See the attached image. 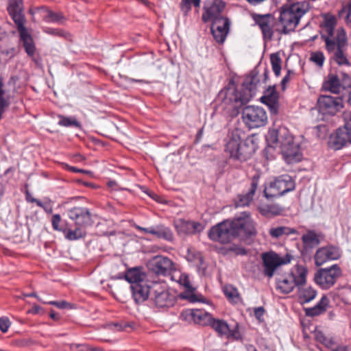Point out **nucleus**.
Masks as SVG:
<instances>
[{
    "label": "nucleus",
    "mask_w": 351,
    "mask_h": 351,
    "mask_svg": "<svg viewBox=\"0 0 351 351\" xmlns=\"http://www.w3.org/2000/svg\"><path fill=\"white\" fill-rule=\"evenodd\" d=\"M257 231L255 224L249 213L243 212L232 219H226L213 226L208 231V238L215 242L228 245L221 248L222 254L226 255L247 254L246 250L240 244L233 241L241 235L247 237L256 236Z\"/></svg>",
    "instance_id": "1"
},
{
    "label": "nucleus",
    "mask_w": 351,
    "mask_h": 351,
    "mask_svg": "<svg viewBox=\"0 0 351 351\" xmlns=\"http://www.w3.org/2000/svg\"><path fill=\"white\" fill-rule=\"evenodd\" d=\"M310 9L309 2L306 1L291 4L289 8L280 12L278 21L271 14H252L255 24L261 29L265 41L272 39L275 32L287 34L293 32L302 17Z\"/></svg>",
    "instance_id": "2"
},
{
    "label": "nucleus",
    "mask_w": 351,
    "mask_h": 351,
    "mask_svg": "<svg viewBox=\"0 0 351 351\" xmlns=\"http://www.w3.org/2000/svg\"><path fill=\"white\" fill-rule=\"evenodd\" d=\"M260 85L261 81L258 73L253 71L245 77L240 89L237 88L234 84L230 82L227 87L219 92L218 99L221 101L224 109L228 111H238L255 96Z\"/></svg>",
    "instance_id": "3"
},
{
    "label": "nucleus",
    "mask_w": 351,
    "mask_h": 351,
    "mask_svg": "<svg viewBox=\"0 0 351 351\" xmlns=\"http://www.w3.org/2000/svg\"><path fill=\"white\" fill-rule=\"evenodd\" d=\"M267 139L275 147L280 148L287 163H296L302 160L300 146L294 143L293 137L287 128L280 127L277 130H269Z\"/></svg>",
    "instance_id": "4"
},
{
    "label": "nucleus",
    "mask_w": 351,
    "mask_h": 351,
    "mask_svg": "<svg viewBox=\"0 0 351 351\" xmlns=\"http://www.w3.org/2000/svg\"><path fill=\"white\" fill-rule=\"evenodd\" d=\"M245 136L244 132L239 128L230 130L228 132L225 152L230 158L239 161H245L255 152V146L252 138H247L243 143L241 140Z\"/></svg>",
    "instance_id": "5"
},
{
    "label": "nucleus",
    "mask_w": 351,
    "mask_h": 351,
    "mask_svg": "<svg viewBox=\"0 0 351 351\" xmlns=\"http://www.w3.org/2000/svg\"><path fill=\"white\" fill-rule=\"evenodd\" d=\"M308 270L304 265L296 264L290 272L283 276L276 278V289L280 292L287 294L298 286L306 283Z\"/></svg>",
    "instance_id": "6"
},
{
    "label": "nucleus",
    "mask_w": 351,
    "mask_h": 351,
    "mask_svg": "<svg viewBox=\"0 0 351 351\" xmlns=\"http://www.w3.org/2000/svg\"><path fill=\"white\" fill-rule=\"evenodd\" d=\"M327 51L332 53L331 58L339 66L350 65V62L345 53L347 45L346 35L343 29L339 30L335 39L325 38Z\"/></svg>",
    "instance_id": "7"
},
{
    "label": "nucleus",
    "mask_w": 351,
    "mask_h": 351,
    "mask_svg": "<svg viewBox=\"0 0 351 351\" xmlns=\"http://www.w3.org/2000/svg\"><path fill=\"white\" fill-rule=\"evenodd\" d=\"M295 188V182L289 175L285 174L270 182L264 189V195L267 199L279 197L292 191Z\"/></svg>",
    "instance_id": "8"
},
{
    "label": "nucleus",
    "mask_w": 351,
    "mask_h": 351,
    "mask_svg": "<svg viewBox=\"0 0 351 351\" xmlns=\"http://www.w3.org/2000/svg\"><path fill=\"white\" fill-rule=\"evenodd\" d=\"M261 258L263 274L266 277L271 278L279 267L290 263L294 256L289 253H287L285 256H280L274 251H270L263 253Z\"/></svg>",
    "instance_id": "9"
},
{
    "label": "nucleus",
    "mask_w": 351,
    "mask_h": 351,
    "mask_svg": "<svg viewBox=\"0 0 351 351\" xmlns=\"http://www.w3.org/2000/svg\"><path fill=\"white\" fill-rule=\"evenodd\" d=\"M150 301L158 308H168L175 304V296L171 294L164 282L156 281L152 284Z\"/></svg>",
    "instance_id": "10"
},
{
    "label": "nucleus",
    "mask_w": 351,
    "mask_h": 351,
    "mask_svg": "<svg viewBox=\"0 0 351 351\" xmlns=\"http://www.w3.org/2000/svg\"><path fill=\"white\" fill-rule=\"evenodd\" d=\"M342 271L340 267L334 264L330 267L318 269L314 276V280L323 289L332 287L341 276Z\"/></svg>",
    "instance_id": "11"
},
{
    "label": "nucleus",
    "mask_w": 351,
    "mask_h": 351,
    "mask_svg": "<svg viewBox=\"0 0 351 351\" xmlns=\"http://www.w3.org/2000/svg\"><path fill=\"white\" fill-rule=\"evenodd\" d=\"M242 119L244 123L250 129L264 126L267 122L266 111L257 106L245 107L242 111Z\"/></svg>",
    "instance_id": "12"
},
{
    "label": "nucleus",
    "mask_w": 351,
    "mask_h": 351,
    "mask_svg": "<svg viewBox=\"0 0 351 351\" xmlns=\"http://www.w3.org/2000/svg\"><path fill=\"white\" fill-rule=\"evenodd\" d=\"M329 147L339 150L351 145V123L345 121L343 126L338 128L330 134L328 141Z\"/></svg>",
    "instance_id": "13"
},
{
    "label": "nucleus",
    "mask_w": 351,
    "mask_h": 351,
    "mask_svg": "<svg viewBox=\"0 0 351 351\" xmlns=\"http://www.w3.org/2000/svg\"><path fill=\"white\" fill-rule=\"evenodd\" d=\"M343 108L341 97L320 95L317 99V108L324 115L334 116Z\"/></svg>",
    "instance_id": "14"
},
{
    "label": "nucleus",
    "mask_w": 351,
    "mask_h": 351,
    "mask_svg": "<svg viewBox=\"0 0 351 351\" xmlns=\"http://www.w3.org/2000/svg\"><path fill=\"white\" fill-rule=\"evenodd\" d=\"M148 269L158 276H167L174 269L173 262L168 257L156 256L147 264Z\"/></svg>",
    "instance_id": "15"
},
{
    "label": "nucleus",
    "mask_w": 351,
    "mask_h": 351,
    "mask_svg": "<svg viewBox=\"0 0 351 351\" xmlns=\"http://www.w3.org/2000/svg\"><path fill=\"white\" fill-rule=\"evenodd\" d=\"M68 217L74 221L76 226L85 227L93 223L91 213L86 207L75 206L67 210Z\"/></svg>",
    "instance_id": "16"
},
{
    "label": "nucleus",
    "mask_w": 351,
    "mask_h": 351,
    "mask_svg": "<svg viewBox=\"0 0 351 351\" xmlns=\"http://www.w3.org/2000/svg\"><path fill=\"white\" fill-rule=\"evenodd\" d=\"M226 4L222 0H206L204 4L202 21L207 23L222 16Z\"/></svg>",
    "instance_id": "17"
},
{
    "label": "nucleus",
    "mask_w": 351,
    "mask_h": 351,
    "mask_svg": "<svg viewBox=\"0 0 351 351\" xmlns=\"http://www.w3.org/2000/svg\"><path fill=\"white\" fill-rule=\"evenodd\" d=\"M175 228L180 237L200 233L204 229V226L198 221L178 219L175 223Z\"/></svg>",
    "instance_id": "18"
},
{
    "label": "nucleus",
    "mask_w": 351,
    "mask_h": 351,
    "mask_svg": "<svg viewBox=\"0 0 351 351\" xmlns=\"http://www.w3.org/2000/svg\"><path fill=\"white\" fill-rule=\"evenodd\" d=\"M341 256L338 247L328 245L319 248L314 256L315 265L320 266L328 261L337 260Z\"/></svg>",
    "instance_id": "19"
},
{
    "label": "nucleus",
    "mask_w": 351,
    "mask_h": 351,
    "mask_svg": "<svg viewBox=\"0 0 351 351\" xmlns=\"http://www.w3.org/2000/svg\"><path fill=\"white\" fill-rule=\"evenodd\" d=\"M155 281L144 280L131 285V290L134 300L136 303H141L151 298L152 284Z\"/></svg>",
    "instance_id": "20"
},
{
    "label": "nucleus",
    "mask_w": 351,
    "mask_h": 351,
    "mask_svg": "<svg viewBox=\"0 0 351 351\" xmlns=\"http://www.w3.org/2000/svg\"><path fill=\"white\" fill-rule=\"evenodd\" d=\"M7 10L16 26L25 24L23 0H8Z\"/></svg>",
    "instance_id": "21"
},
{
    "label": "nucleus",
    "mask_w": 351,
    "mask_h": 351,
    "mask_svg": "<svg viewBox=\"0 0 351 351\" xmlns=\"http://www.w3.org/2000/svg\"><path fill=\"white\" fill-rule=\"evenodd\" d=\"M259 179L258 175H254L252 177L248 191L239 195L238 200L235 203L236 207H245L250 205L259 184Z\"/></svg>",
    "instance_id": "22"
},
{
    "label": "nucleus",
    "mask_w": 351,
    "mask_h": 351,
    "mask_svg": "<svg viewBox=\"0 0 351 351\" xmlns=\"http://www.w3.org/2000/svg\"><path fill=\"white\" fill-rule=\"evenodd\" d=\"M261 101L268 106L271 114H277L278 110V95L275 86H269L261 97Z\"/></svg>",
    "instance_id": "23"
},
{
    "label": "nucleus",
    "mask_w": 351,
    "mask_h": 351,
    "mask_svg": "<svg viewBox=\"0 0 351 351\" xmlns=\"http://www.w3.org/2000/svg\"><path fill=\"white\" fill-rule=\"evenodd\" d=\"M20 36V42L22 43L25 52L29 56H33L35 53V45L33 38L25 27V24L16 26Z\"/></svg>",
    "instance_id": "24"
},
{
    "label": "nucleus",
    "mask_w": 351,
    "mask_h": 351,
    "mask_svg": "<svg viewBox=\"0 0 351 351\" xmlns=\"http://www.w3.org/2000/svg\"><path fill=\"white\" fill-rule=\"evenodd\" d=\"M185 319H191L195 324L201 325H208L213 317L211 314L202 309H191L186 311L182 314Z\"/></svg>",
    "instance_id": "25"
},
{
    "label": "nucleus",
    "mask_w": 351,
    "mask_h": 351,
    "mask_svg": "<svg viewBox=\"0 0 351 351\" xmlns=\"http://www.w3.org/2000/svg\"><path fill=\"white\" fill-rule=\"evenodd\" d=\"M38 10L41 12H45V15H42V19L47 23H54L62 25L66 21L65 16L61 12H53L44 6L38 7Z\"/></svg>",
    "instance_id": "26"
},
{
    "label": "nucleus",
    "mask_w": 351,
    "mask_h": 351,
    "mask_svg": "<svg viewBox=\"0 0 351 351\" xmlns=\"http://www.w3.org/2000/svg\"><path fill=\"white\" fill-rule=\"evenodd\" d=\"M323 18V31L324 33H322L321 35L322 40L325 41L326 37L335 39L333 38V34L335 27L337 24L336 18L334 16L328 14H324Z\"/></svg>",
    "instance_id": "27"
},
{
    "label": "nucleus",
    "mask_w": 351,
    "mask_h": 351,
    "mask_svg": "<svg viewBox=\"0 0 351 351\" xmlns=\"http://www.w3.org/2000/svg\"><path fill=\"white\" fill-rule=\"evenodd\" d=\"M341 84L338 76L335 73H329L322 84V89L332 93H340Z\"/></svg>",
    "instance_id": "28"
},
{
    "label": "nucleus",
    "mask_w": 351,
    "mask_h": 351,
    "mask_svg": "<svg viewBox=\"0 0 351 351\" xmlns=\"http://www.w3.org/2000/svg\"><path fill=\"white\" fill-rule=\"evenodd\" d=\"M268 233L274 239H278L283 236H289L291 234H299V232L293 228L288 226H272L269 228Z\"/></svg>",
    "instance_id": "29"
},
{
    "label": "nucleus",
    "mask_w": 351,
    "mask_h": 351,
    "mask_svg": "<svg viewBox=\"0 0 351 351\" xmlns=\"http://www.w3.org/2000/svg\"><path fill=\"white\" fill-rule=\"evenodd\" d=\"M301 239L306 250L315 247L320 243L319 236L314 230H308L302 235Z\"/></svg>",
    "instance_id": "30"
},
{
    "label": "nucleus",
    "mask_w": 351,
    "mask_h": 351,
    "mask_svg": "<svg viewBox=\"0 0 351 351\" xmlns=\"http://www.w3.org/2000/svg\"><path fill=\"white\" fill-rule=\"evenodd\" d=\"M208 325L218 334L219 336H228L230 330L227 322L223 319L211 318Z\"/></svg>",
    "instance_id": "31"
},
{
    "label": "nucleus",
    "mask_w": 351,
    "mask_h": 351,
    "mask_svg": "<svg viewBox=\"0 0 351 351\" xmlns=\"http://www.w3.org/2000/svg\"><path fill=\"white\" fill-rule=\"evenodd\" d=\"M152 235L167 241L173 240V234L171 230L163 224L153 226Z\"/></svg>",
    "instance_id": "32"
},
{
    "label": "nucleus",
    "mask_w": 351,
    "mask_h": 351,
    "mask_svg": "<svg viewBox=\"0 0 351 351\" xmlns=\"http://www.w3.org/2000/svg\"><path fill=\"white\" fill-rule=\"evenodd\" d=\"M299 298L302 303H307L313 300L316 295V291L311 286L301 285L298 287Z\"/></svg>",
    "instance_id": "33"
},
{
    "label": "nucleus",
    "mask_w": 351,
    "mask_h": 351,
    "mask_svg": "<svg viewBox=\"0 0 351 351\" xmlns=\"http://www.w3.org/2000/svg\"><path fill=\"white\" fill-rule=\"evenodd\" d=\"M85 227L76 226L74 230L68 229L63 230L64 237L67 240L75 241L84 238L86 235Z\"/></svg>",
    "instance_id": "34"
},
{
    "label": "nucleus",
    "mask_w": 351,
    "mask_h": 351,
    "mask_svg": "<svg viewBox=\"0 0 351 351\" xmlns=\"http://www.w3.org/2000/svg\"><path fill=\"white\" fill-rule=\"evenodd\" d=\"M314 335L316 341L322 343L328 349H332L337 344L333 337L325 335L321 330H316Z\"/></svg>",
    "instance_id": "35"
},
{
    "label": "nucleus",
    "mask_w": 351,
    "mask_h": 351,
    "mask_svg": "<svg viewBox=\"0 0 351 351\" xmlns=\"http://www.w3.org/2000/svg\"><path fill=\"white\" fill-rule=\"evenodd\" d=\"M124 278L133 285L134 283H138L145 280V275L142 274L139 269L132 268L127 271L124 275Z\"/></svg>",
    "instance_id": "36"
},
{
    "label": "nucleus",
    "mask_w": 351,
    "mask_h": 351,
    "mask_svg": "<svg viewBox=\"0 0 351 351\" xmlns=\"http://www.w3.org/2000/svg\"><path fill=\"white\" fill-rule=\"evenodd\" d=\"M229 30L230 29L228 28H222L216 25L215 27H210V31L215 40L219 44L224 43Z\"/></svg>",
    "instance_id": "37"
},
{
    "label": "nucleus",
    "mask_w": 351,
    "mask_h": 351,
    "mask_svg": "<svg viewBox=\"0 0 351 351\" xmlns=\"http://www.w3.org/2000/svg\"><path fill=\"white\" fill-rule=\"evenodd\" d=\"M328 304V299L324 295L319 302L313 308L308 309L307 315L311 316L319 315L326 311V307Z\"/></svg>",
    "instance_id": "38"
},
{
    "label": "nucleus",
    "mask_w": 351,
    "mask_h": 351,
    "mask_svg": "<svg viewBox=\"0 0 351 351\" xmlns=\"http://www.w3.org/2000/svg\"><path fill=\"white\" fill-rule=\"evenodd\" d=\"M226 297L232 303H237L239 300L238 290L232 285H226L223 288Z\"/></svg>",
    "instance_id": "39"
},
{
    "label": "nucleus",
    "mask_w": 351,
    "mask_h": 351,
    "mask_svg": "<svg viewBox=\"0 0 351 351\" xmlns=\"http://www.w3.org/2000/svg\"><path fill=\"white\" fill-rule=\"evenodd\" d=\"M58 124L64 127H74L80 128L81 127L80 123L73 117L60 116Z\"/></svg>",
    "instance_id": "40"
},
{
    "label": "nucleus",
    "mask_w": 351,
    "mask_h": 351,
    "mask_svg": "<svg viewBox=\"0 0 351 351\" xmlns=\"http://www.w3.org/2000/svg\"><path fill=\"white\" fill-rule=\"evenodd\" d=\"M270 61L274 74L278 77L281 71V58L278 53H272L270 56Z\"/></svg>",
    "instance_id": "41"
},
{
    "label": "nucleus",
    "mask_w": 351,
    "mask_h": 351,
    "mask_svg": "<svg viewBox=\"0 0 351 351\" xmlns=\"http://www.w3.org/2000/svg\"><path fill=\"white\" fill-rule=\"evenodd\" d=\"M209 22L212 23L211 27H215L216 25L222 28L230 29V22L228 18L223 15L210 21Z\"/></svg>",
    "instance_id": "42"
},
{
    "label": "nucleus",
    "mask_w": 351,
    "mask_h": 351,
    "mask_svg": "<svg viewBox=\"0 0 351 351\" xmlns=\"http://www.w3.org/2000/svg\"><path fill=\"white\" fill-rule=\"evenodd\" d=\"M10 105L9 96L3 89V80L0 78V108H7Z\"/></svg>",
    "instance_id": "43"
},
{
    "label": "nucleus",
    "mask_w": 351,
    "mask_h": 351,
    "mask_svg": "<svg viewBox=\"0 0 351 351\" xmlns=\"http://www.w3.org/2000/svg\"><path fill=\"white\" fill-rule=\"evenodd\" d=\"M310 60L315 63L317 66L322 67L325 60V57L322 52L315 51L311 53Z\"/></svg>",
    "instance_id": "44"
},
{
    "label": "nucleus",
    "mask_w": 351,
    "mask_h": 351,
    "mask_svg": "<svg viewBox=\"0 0 351 351\" xmlns=\"http://www.w3.org/2000/svg\"><path fill=\"white\" fill-rule=\"evenodd\" d=\"M195 289L194 288V289L192 290H185V291L181 295L182 298L193 303L200 302L202 296L195 294L194 293Z\"/></svg>",
    "instance_id": "45"
},
{
    "label": "nucleus",
    "mask_w": 351,
    "mask_h": 351,
    "mask_svg": "<svg viewBox=\"0 0 351 351\" xmlns=\"http://www.w3.org/2000/svg\"><path fill=\"white\" fill-rule=\"evenodd\" d=\"M178 282L185 288V290L194 289V287L191 284L189 275L186 273L180 274Z\"/></svg>",
    "instance_id": "46"
},
{
    "label": "nucleus",
    "mask_w": 351,
    "mask_h": 351,
    "mask_svg": "<svg viewBox=\"0 0 351 351\" xmlns=\"http://www.w3.org/2000/svg\"><path fill=\"white\" fill-rule=\"evenodd\" d=\"M261 213L265 216H269L270 215L276 216L280 213V209L274 205L267 206L261 209Z\"/></svg>",
    "instance_id": "47"
},
{
    "label": "nucleus",
    "mask_w": 351,
    "mask_h": 351,
    "mask_svg": "<svg viewBox=\"0 0 351 351\" xmlns=\"http://www.w3.org/2000/svg\"><path fill=\"white\" fill-rule=\"evenodd\" d=\"M44 32H45L47 34L53 35V36H57L59 37L62 38H66L69 35V34L62 29H56V28H51V27H45L43 29Z\"/></svg>",
    "instance_id": "48"
},
{
    "label": "nucleus",
    "mask_w": 351,
    "mask_h": 351,
    "mask_svg": "<svg viewBox=\"0 0 351 351\" xmlns=\"http://www.w3.org/2000/svg\"><path fill=\"white\" fill-rule=\"evenodd\" d=\"M36 205L42 208L48 214H51L53 213V206L50 199H47L45 202L36 201Z\"/></svg>",
    "instance_id": "49"
},
{
    "label": "nucleus",
    "mask_w": 351,
    "mask_h": 351,
    "mask_svg": "<svg viewBox=\"0 0 351 351\" xmlns=\"http://www.w3.org/2000/svg\"><path fill=\"white\" fill-rule=\"evenodd\" d=\"M295 76V73L293 71L288 70L287 74L284 76L281 81V86L283 90L285 89L286 85Z\"/></svg>",
    "instance_id": "50"
},
{
    "label": "nucleus",
    "mask_w": 351,
    "mask_h": 351,
    "mask_svg": "<svg viewBox=\"0 0 351 351\" xmlns=\"http://www.w3.org/2000/svg\"><path fill=\"white\" fill-rule=\"evenodd\" d=\"M1 54L4 56L7 60H9L15 56L16 49L14 47L3 49L1 51Z\"/></svg>",
    "instance_id": "51"
},
{
    "label": "nucleus",
    "mask_w": 351,
    "mask_h": 351,
    "mask_svg": "<svg viewBox=\"0 0 351 351\" xmlns=\"http://www.w3.org/2000/svg\"><path fill=\"white\" fill-rule=\"evenodd\" d=\"M61 221V217L59 214H55L52 216L51 225L55 230L62 231V229L60 226Z\"/></svg>",
    "instance_id": "52"
},
{
    "label": "nucleus",
    "mask_w": 351,
    "mask_h": 351,
    "mask_svg": "<svg viewBox=\"0 0 351 351\" xmlns=\"http://www.w3.org/2000/svg\"><path fill=\"white\" fill-rule=\"evenodd\" d=\"M10 326V322L8 317H2L0 318V330L3 332H6Z\"/></svg>",
    "instance_id": "53"
},
{
    "label": "nucleus",
    "mask_w": 351,
    "mask_h": 351,
    "mask_svg": "<svg viewBox=\"0 0 351 351\" xmlns=\"http://www.w3.org/2000/svg\"><path fill=\"white\" fill-rule=\"evenodd\" d=\"M192 0H181L180 8L182 12L187 13L191 8Z\"/></svg>",
    "instance_id": "54"
},
{
    "label": "nucleus",
    "mask_w": 351,
    "mask_h": 351,
    "mask_svg": "<svg viewBox=\"0 0 351 351\" xmlns=\"http://www.w3.org/2000/svg\"><path fill=\"white\" fill-rule=\"evenodd\" d=\"M69 347L71 351H86L88 350L85 344L72 343Z\"/></svg>",
    "instance_id": "55"
},
{
    "label": "nucleus",
    "mask_w": 351,
    "mask_h": 351,
    "mask_svg": "<svg viewBox=\"0 0 351 351\" xmlns=\"http://www.w3.org/2000/svg\"><path fill=\"white\" fill-rule=\"evenodd\" d=\"M344 12H351V0L348 3V4L344 5L341 10H339V15L340 17L343 16Z\"/></svg>",
    "instance_id": "56"
},
{
    "label": "nucleus",
    "mask_w": 351,
    "mask_h": 351,
    "mask_svg": "<svg viewBox=\"0 0 351 351\" xmlns=\"http://www.w3.org/2000/svg\"><path fill=\"white\" fill-rule=\"evenodd\" d=\"M265 313V309L262 306L257 307L254 309V315L258 319H261Z\"/></svg>",
    "instance_id": "57"
},
{
    "label": "nucleus",
    "mask_w": 351,
    "mask_h": 351,
    "mask_svg": "<svg viewBox=\"0 0 351 351\" xmlns=\"http://www.w3.org/2000/svg\"><path fill=\"white\" fill-rule=\"evenodd\" d=\"M134 228L141 232L152 234L153 226H150L149 228H143L138 225H135Z\"/></svg>",
    "instance_id": "58"
},
{
    "label": "nucleus",
    "mask_w": 351,
    "mask_h": 351,
    "mask_svg": "<svg viewBox=\"0 0 351 351\" xmlns=\"http://www.w3.org/2000/svg\"><path fill=\"white\" fill-rule=\"evenodd\" d=\"M331 351H348L347 346L339 345V346H335L332 349H331Z\"/></svg>",
    "instance_id": "59"
},
{
    "label": "nucleus",
    "mask_w": 351,
    "mask_h": 351,
    "mask_svg": "<svg viewBox=\"0 0 351 351\" xmlns=\"http://www.w3.org/2000/svg\"><path fill=\"white\" fill-rule=\"evenodd\" d=\"M345 14V21L347 25H351V12H344L343 15Z\"/></svg>",
    "instance_id": "60"
},
{
    "label": "nucleus",
    "mask_w": 351,
    "mask_h": 351,
    "mask_svg": "<svg viewBox=\"0 0 351 351\" xmlns=\"http://www.w3.org/2000/svg\"><path fill=\"white\" fill-rule=\"evenodd\" d=\"M69 305V304L67 303L66 302L61 301V302H58V304L56 306L59 308L63 309V308H67Z\"/></svg>",
    "instance_id": "61"
},
{
    "label": "nucleus",
    "mask_w": 351,
    "mask_h": 351,
    "mask_svg": "<svg viewBox=\"0 0 351 351\" xmlns=\"http://www.w3.org/2000/svg\"><path fill=\"white\" fill-rule=\"evenodd\" d=\"M108 186L114 190L118 189V185L116 181L114 180H110L108 182Z\"/></svg>",
    "instance_id": "62"
},
{
    "label": "nucleus",
    "mask_w": 351,
    "mask_h": 351,
    "mask_svg": "<svg viewBox=\"0 0 351 351\" xmlns=\"http://www.w3.org/2000/svg\"><path fill=\"white\" fill-rule=\"evenodd\" d=\"M49 317L53 320H58L60 319V316L58 313H56L54 311H51L49 313Z\"/></svg>",
    "instance_id": "63"
},
{
    "label": "nucleus",
    "mask_w": 351,
    "mask_h": 351,
    "mask_svg": "<svg viewBox=\"0 0 351 351\" xmlns=\"http://www.w3.org/2000/svg\"><path fill=\"white\" fill-rule=\"evenodd\" d=\"M69 169L72 172H80V173H86L87 171L84 169H77L75 167H70Z\"/></svg>",
    "instance_id": "64"
}]
</instances>
